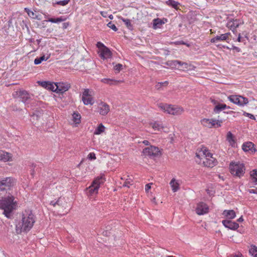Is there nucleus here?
Wrapping results in <instances>:
<instances>
[{"instance_id":"1","label":"nucleus","mask_w":257,"mask_h":257,"mask_svg":"<svg viewBox=\"0 0 257 257\" xmlns=\"http://www.w3.org/2000/svg\"><path fill=\"white\" fill-rule=\"evenodd\" d=\"M35 222V215L31 211H25L22 215V221L16 227L17 233L22 231L27 232L33 226Z\"/></svg>"},{"instance_id":"2","label":"nucleus","mask_w":257,"mask_h":257,"mask_svg":"<svg viewBox=\"0 0 257 257\" xmlns=\"http://www.w3.org/2000/svg\"><path fill=\"white\" fill-rule=\"evenodd\" d=\"M14 199L13 196L10 195L0 199V208L4 210V214L8 218L10 217L11 213L15 209L16 202L14 201Z\"/></svg>"},{"instance_id":"3","label":"nucleus","mask_w":257,"mask_h":257,"mask_svg":"<svg viewBox=\"0 0 257 257\" xmlns=\"http://www.w3.org/2000/svg\"><path fill=\"white\" fill-rule=\"evenodd\" d=\"M103 176H99L94 179L91 185L86 188V195L90 199L94 200L98 192L100 185L105 181Z\"/></svg>"},{"instance_id":"4","label":"nucleus","mask_w":257,"mask_h":257,"mask_svg":"<svg viewBox=\"0 0 257 257\" xmlns=\"http://www.w3.org/2000/svg\"><path fill=\"white\" fill-rule=\"evenodd\" d=\"M229 170L232 175L240 178L244 175L245 168L243 163L234 162L230 163Z\"/></svg>"},{"instance_id":"5","label":"nucleus","mask_w":257,"mask_h":257,"mask_svg":"<svg viewBox=\"0 0 257 257\" xmlns=\"http://www.w3.org/2000/svg\"><path fill=\"white\" fill-rule=\"evenodd\" d=\"M203 156L201 158L203 164L207 167L212 168L216 164V159L212 157V154L208 151L205 150L203 152Z\"/></svg>"},{"instance_id":"6","label":"nucleus","mask_w":257,"mask_h":257,"mask_svg":"<svg viewBox=\"0 0 257 257\" xmlns=\"http://www.w3.org/2000/svg\"><path fill=\"white\" fill-rule=\"evenodd\" d=\"M96 46L98 48L97 53L99 56L103 60L110 58L111 56V51L100 42L97 43Z\"/></svg>"},{"instance_id":"7","label":"nucleus","mask_w":257,"mask_h":257,"mask_svg":"<svg viewBox=\"0 0 257 257\" xmlns=\"http://www.w3.org/2000/svg\"><path fill=\"white\" fill-rule=\"evenodd\" d=\"M142 153L145 156L150 158H155L160 156V152L159 149L153 146L145 148L143 149Z\"/></svg>"},{"instance_id":"8","label":"nucleus","mask_w":257,"mask_h":257,"mask_svg":"<svg viewBox=\"0 0 257 257\" xmlns=\"http://www.w3.org/2000/svg\"><path fill=\"white\" fill-rule=\"evenodd\" d=\"M16 184L15 180L11 177L6 178L0 181V191L10 190Z\"/></svg>"},{"instance_id":"9","label":"nucleus","mask_w":257,"mask_h":257,"mask_svg":"<svg viewBox=\"0 0 257 257\" xmlns=\"http://www.w3.org/2000/svg\"><path fill=\"white\" fill-rule=\"evenodd\" d=\"M229 101L240 106H243L248 103V99L240 95H232L228 97Z\"/></svg>"},{"instance_id":"10","label":"nucleus","mask_w":257,"mask_h":257,"mask_svg":"<svg viewBox=\"0 0 257 257\" xmlns=\"http://www.w3.org/2000/svg\"><path fill=\"white\" fill-rule=\"evenodd\" d=\"M92 94V91L88 89H84L82 95V100L85 105H92L94 103Z\"/></svg>"},{"instance_id":"11","label":"nucleus","mask_w":257,"mask_h":257,"mask_svg":"<svg viewBox=\"0 0 257 257\" xmlns=\"http://www.w3.org/2000/svg\"><path fill=\"white\" fill-rule=\"evenodd\" d=\"M15 97L20 98L23 102H26L31 98L30 94L26 90H19L13 93Z\"/></svg>"},{"instance_id":"12","label":"nucleus","mask_w":257,"mask_h":257,"mask_svg":"<svg viewBox=\"0 0 257 257\" xmlns=\"http://www.w3.org/2000/svg\"><path fill=\"white\" fill-rule=\"evenodd\" d=\"M243 24V22L239 19H231L229 20L226 24V27L230 29L233 33L236 31V29L239 27L240 25Z\"/></svg>"},{"instance_id":"13","label":"nucleus","mask_w":257,"mask_h":257,"mask_svg":"<svg viewBox=\"0 0 257 257\" xmlns=\"http://www.w3.org/2000/svg\"><path fill=\"white\" fill-rule=\"evenodd\" d=\"M209 207L208 205L203 202H200L197 204L196 208V212L199 215H204L208 212Z\"/></svg>"},{"instance_id":"14","label":"nucleus","mask_w":257,"mask_h":257,"mask_svg":"<svg viewBox=\"0 0 257 257\" xmlns=\"http://www.w3.org/2000/svg\"><path fill=\"white\" fill-rule=\"evenodd\" d=\"M222 223L225 228L232 230H236L239 226L237 223L228 219L223 220L222 221Z\"/></svg>"},{"instance_id":"15","label":"nucleus","mask_w":257,"mask_h":257,"mask_svg":"<svg viewBox=\"0 0 257 257\" xmlns=\"http://www.w3.org/2000/svg\"><path fill=\"white\" fill-rule=\"evenodd\" d=\"M70 87V84L64 82L56 83V92L62 93L67 91Z\"/></svg>"},{"instance_id":"16","label":"nucleus","mask_w":257,"mask_h":257,"mask_svg":"<svg viewBox=\"0 0 257 257\" xmlns=\"http://www.w3.org/2000/svg\"><path fill=\"white\" fill-rule=\"evenodd\" d=\"M13 155L12 154L4 150H0V161L7 162L13 161Z\"/></svg>"},{"instance_id":"17","label":"nucleus","mask_w":257,"mask_h":257,"mask_svg":"<svg viewBox=\"0 0 257 257\" xmlns=\"http://www.w3.org/2000/svg\"><path fill=\"white\" fill-rule=\"evenodd\" d=\"M230 35V33H226L220 35H217L210 40V42L212 43H215L218 41H223L227 40L229 36Z\"/></svg>"},{"instance_id":"18","label":"nucleus","mask_w":257,"mask_h":257,"mask_svg":"<svg viewBox=\"0 0 257 257\" xmlns=\"http://www.w3.org/2000/svg\"><path fill=\"white\" fill-rule=\"evenodd\" d=\"M109 111V107L106 103L101 102L98 105V111L101 115H105Z\"/></svg>"},{"instance_id":"19","label":"nucleus","mask_w":257,"mask_h":257,"mask_svg":"<svg viewBox=\"0 0 257 257\" xmlns=\"http://www.w3.org/2000/svg\"><path fill=\"white\" fill-rule=\"evenodd\" d=\"M40 85L44 88L51 91L56 92V83L49 81L39 82Z\"/></svg>"},{"instance_id":"20","label":"nucleus","mask_w":257,"mask_h":257,"mask_svg":"<svg viewBox=\"0 0 257 257\" xmlns=\"http://www.w3.org/2000/svg\"><path fill=\"white\" fill-rule=\"evenodd\" d=\"M195 68V67L191 64H188L186 62L180 61V63L179 64V66L178 67L177 69L183 71H191L194 70Z\"/></svg>"},{"instance_id":"21","label":"nucleus","mask_w":257,"mask_h":257,"mask_svg":"<svg viewBox=\"0 0 257 257\" xmlns=\"http://www.w3.org/2000/svg\"><path fill=\"white\" fill-rule=\"evenodd\" d=\"M242 149L246 152L250 151L253 153L256 151L254 144L250 142L244 143L242 145Z\"/></svg>"},{"instance_id":"22","label":"nucleus","mask_w":257,"mask_h":257,"mask_svg":"<svg viewBox=\"0 0 257 257\" xmlns=\"http://www.w3.org/2000/svg\"><path fill=\"white\" fill-rule=\"evenodd\" d=\"M158 106L161 110L164 111V112L170 114H172V108H173V105L161 103L158 104Z\"/></svg>"},{"instance_id":"23","label":"nucleus","mask_w":257,"mask_h":257,"mask_svg":"<svg viewBox=\"0 0 257 257\" xmlns=\"http://www.w3.org/2000/svg\"><path fill=\"white\" fill-rule=\"evenodd\" d=\"M222 215L228 220L233 219L236 217V213L233 210H224Z\"/></svg>"},{"instance_id":"24","label":"nucleus","mask_w":257,"mask_h":257,"mask_svg":"<svg viewBox=\"0 0 257 257\" xmlns=\"http://www.w3.org/2000/svg\"><path fill=\"white\" fill-rule=\"evenodd\" d=\"M230 107L227 106L224 103H219L216 104L214 109H213V112L215 113H220L222 110L225 109V108H229Z\"/></svg>"},{"instance_id":"25","label":"nucleus","mask_w":257,"mask_h":257,"mask_svg":"<svg viewBox=\"0 0 257 257\" xmlns=\"http://www.w3.org/2000/svg\"><path fill=\"white\" fill-rule=\"evenodd\" d=\"M126 177L127 179H126V180H125V181L123 183H121V182H116V185L118 186L119 187H126L129 188L130 186L132 185L133 180L131 178H128V176H126Z\"/></svg>"},{"instance_id":"26","label":"nucleus","mask_w":257,"mask_h":257,"mask_svg":"<svg viewBox=\"0 0 257 257\" xmlns=\"http://www.w3.org/2000/svg\"><path fill=\"white\" fill-rule=\"evenodd\" d=\"M170 185L172 188V190L174 192H176L179 189V183L178 181L176 180L175 179L173 178L170 182Z\"/></svg>"},{"instance_id":"27","label":"nucleus","mask_w":257,"mask_h":257,"mask_svg":"<svg viewBox=\"0 0 257 257\" xmlns=\"http://www.w3.org/2000/svg\"><path fill=\"white\" fill-rule=\"evenodd\" d=\"M81 115L78 112H74L72 114V121L75 124V126H76L77 124H79L81 122Z\"/></svg>"},{"instance_id":"28","label":"nucleus","mask_w":257,"mask_h":257,"mask_svg":"<svg viewBox=\"0 0 257 257\" xmlns=\"http://www.w3.org/2000/svg\"><path fill=\"white\" fill-rule=\"evenodd\" d=\"M179 63H180V61L174 60L167 61L166 64L173 69H177Z\"/></svg>"},{"instance_id":"29","label":"nucleus","mask_w":257,"mask_h":257,"mask_svg":"<svg viewBox=\"0 0 257 257\" xmlns=\"http://www.w3.org/2000/svg\"><path fill=\"white\" fill-rule=\"evenodd\" d=\"M202 125L205 127H207L208 128L212 127V122H215L213 121V118L209 119V118H203L200 121Z\"/></svg>"},{"instance_id":"30","label":"nucleus","mask_w":257,"mask_h":257,"mask_svg":"<svg viewBox=\"0 0 257 257\" xmlns=\"http://www.w3.org/2000/svg\"><path fill=\"white\" fill-rule=\"evenodd\" d=\"M184 110L182 107L174 105L172 108V115H180L183 112Z\"/></svg>"},{"instance_id":"31","label":"nucleus","mask_w":257,"mask_h":257,"mask_svg":"<svg viewBox=\"0 0 257 257\" xmlns=\"http://www.w3.org/2000/svg\"><path fill=\"white\" fill-rule=\"evenodd\" d=\"M67 20V18L65 17H60L57 18H50L47 20V22H50L52 23H59L60 22L65 21Z\"/></svg>"},{"instance_id":"32","label":"nucleus","mask_w":257,"mask_h":257,"mask_svg":"<svg viewBox=\"0 0 257 257\" xmlns=\"http://www.w3.org/2000/svg\"><path fill=\"white\" fill-rule=\"evenodd\" d=\"M226 140L232 147L235 146V141L234 139L233 135L230 132H228L227 134Z\"/></svg>"},{"instance_id":"33","label":"nucleus","mask_w":257,"mask_h":257,"mask_svg":"<svg viewBox=\"0 0 257 257\" xmlns=\"http://www.w3.org/2000/svg\"><path fill=\"white\" fill-rule=\"evenodd\" d=\"M165 22L163 20L157 18L153 20V28L155 29L160 28L161 26L164 24Z\"/></svg>"},{"instance_id":"34","label":"nucleus","mask_w":257,"mask_h":257,"mask_svg":"<svg viewBox=\"0 0 257 257\" xmlns=\"http://www.w3.org/2000/svg\"><path fill=\"white\" fill-rule=\"evenodd\" d=\"M249 253L252 257H257V246L251 244L249 249Z\"/></svg>"},{"instance_id":"35","label":"nucleus","mask_w":257,"mask_h":257,"mask_svg":"<svg viewBox=\"0 0 257 257\" xmlns=\"http://www.w3.org/2000/svg\"><path fill=\"white\" fill-rule=\"evenodd\" d=\"M166 4L176 10L178 9V6L180 5V3L178 2H176L174 0H168L166 2Z\"/></svg>"},{"instance_id":"36","label":"nucleus","mask_w":257,"mask_h":257,"mask_svg":"<svg viewBox=\"0 0 257 257\" xmlns=\"http://www.w3.org/2000/svg\"><path fill=\"white\" fill-rule=\"evenodd\" d=\"M105 130V127L102 124L100 123L99 124V125L97 126V127L95 130V131L94 132V134L96 135H98L104 132Z\"/></svg>"},{"instance_id":"37","label":"nucleus","mask_w":257,"mask_h":257,"mask_svg":"<svg viewBox=\"0 0 257 257\" xmlns=\"http://www.w3.org/2000/svg\"><path fill=\"white\" fill-rule=\"evenodd\" d=\"M25 11L27 13L28 16L32 19H38V16L34 12L30 10L28 8H25Z\"/></svg>"},{"instance_id":"38","label":"nucleus","mask_w":257,"mask_h":257,"mask_svg":"<svg viewBox=\"0 0 257 257\" xmlns=\"http://www.w3.org/2000/svg\"><path fill=\"white\" fill-rule=\"evenodd\" d=\"M48 59V57H46L44 55L40 57L36 58L34 60V64L36 65H38L43 61H46Z\"/></svg>"},{"instance_id":"39","label":"nucleus","mask_w":257,"mask_h":257,"mask_svg":"<svg viewBox=\"0 0 257 257\" xmlns=\"http://www.w3.org/2000/svg\"><path fill=\"white\" fill-rule=\"evenodd\" d=\"M152 126L154 130L157 131H161L163 128L162 123L157 122H154V123H153L152 124Z\"/></svg>"},{"instance_id":"40","label":"nucleus","mask_w":257,"mask_h":257,"mask_svg":"<svg viewBox=\"0 0 257 257\" xmlns=\"http://www.w3.org/2000/svg\"><path fill=\"white\" fill-rule=\"evenodd\" d=\"M125 68V66L121 64H117L113 66V70L116 73H119L120 70H123Z\"/></svg>"},{"instance_id":"41","label":"nucleus","mask_w":257,"mask_h":257,"mask_svg":"<svg viewBox=\"0 0 257 257\" xmlns=\"http://www.w3.org/2000/svg\"><path fill=\"white\" fill-rule=\"evenodd\" d=\"M250 176L253 180V182L255 183V184H257V170L254 169L252 171L250 172Z\"/></svg>"},{"instance_id":"42","label":"nucleus","mask_w":257,"mask_h":257,"mask_svg":"<svg viewBox=\"0 0 257 257\" xmlns=\"http://www.w3.org/2000/svg\"><path fill=\"white\" fill-rule=\"evenodd\" d=\"M123 22H124V24L126 25V27L131 30H132L133 29V25L131 23V21L129 19H123Z\"/></svg>"},{"instance_id":"43","label":"nucleus","mask_w":257,"mask_h":257,"mask_svg":"<svg viewBox=\"0 0 257 257\" xmlns=\"http://www.w3.org/2000/svg\"><path fill=\"white\" fill-rule=\"evenodd\" d=\"M70 2V0H64L61 1H58L53 3V6H55L56 5H60L62 6H65L67 5Z\"/></svg>"},{"instance_id":"44","label":"nucleus","mask_w":257,"mask_h":257,"mask_svg":"<svg viewBox=\"0 0 257 257\" xmlns=\"http://www.w3.org/2000/svg\"><path fill=\"white\" fill-rule=\"evenodd\" d=\"M213 121H214L215 122H212V127L213 126L218 127L221 126V123L222 122L221 120H217L215 119H213Z\"/></svg>"},{"instance_id":"45","label":"nucleus","mask_w":257,"mask_h":257,"mask_svg":"<svg viewBox=\"0 0 257 257\" xmlns=\"http://www.w3.org/2000/svg\"><path fill=\"white\" fill-rule=\"evenodd\" d=\"M87 158L89 160H94L96 159V156H95V154L93 152H91V153H90L88 156H87Z\"/></svg>"},{"instance_id":"46","label":"nucleus","mask_w":257,"mask_h":257,"mask_svg":"<svg viewBox=\"0 0 257 257\" xmlns=\"http://www.w3.org/2000/svg\"><path fill=\"white\" fill-rule=\"evenodd\" d=\"M101 15L105 18H106L107 17H108L110 19H112V16L111 14H108L107 12H101Z\"/></svg>"},{"instance_id":"47","label":"nucleus","mask_w":257,"mask_h":257,"mask_svg":"<svg viewBox=\"0 0 257 257\" xmlns=\"http://www.w3.org/2000/svg\"><path fill=\"white\" fill-rule=\"evenodd\" d=\"M101 81L104 83H106L108 84H111L112 83V80L108 78H104L101 80Z\"/></svg>"},{"instance_id":"48","label":"nucleus","mask_w":257,"mask_h":257,"mask_svg":"<svg viewBox=\"0 0 257 257\" xmlns=\"http://www.w3.org/2000/svg\"><path fill=\"white\" fill-rule=\"evenodd\" d=\"M243 115L244 116L248 117L250 119H255L254 116L253 115H252V114H250V113H247L246 112H243Z\"/></svg>"},{"instance_id":"49","label":"nucleus","mask_w":257,"mask_h":257,"mask_svg":"<svg viewBox=\"0 0 257 257\" xmlns=\"http://www.w3.org/2000/svg\"><path fill=\"white\" fill-rule=\"evenodd\" d=\"M175 43L177 45H186L187 46H189V45L187 44L186 43H185V42L183 41H177L176 42H175Z\"/></svg>"},{"instance_id":"50","label":"nucleus","mask_w":257,"mask_h":257,"mask_svg":"<svg viewBox=\"0 0 257 257\" xmlns=\"http://www.w3.org/2000/svg\"><path fill=\"white\" fill-rule=\"evenodd\" d=\"M231 49L234 50L236 52H241V49L239 47L236 46H232L231 47Z\"/></svg>"},{"instance_id":"51","label":"nucleus","mask_w":257,"mask_h":257,"mask_svg":"<svg viewBox=\"0 0 257 257\" xmlns=\"http://www.w3.org/2000/svg\"><path fill=\"white\" fill-rule=\"evenodd\" d=\"M152 184V183H148L146 185L145 190L146 192H148L149 190L151 189Z\"/></svg>"},{"instance_id":"52","label":"nucleus","mask_w":257,"mask_h":257,"mask_svg":"<svg viewBox=\"0 0 257 257\" xmlns=\"http://www.w3.org/2000/svg\"><path fill=\"white\" fill-rule=\"evenodd\" d=\"M119 178L122 181L121 183H123L125 181V180H126V179H127V177H126V176H125V175L119 176Z\"/></svg>"},{"instance_id":"53","label":"nucleus","mask_w":257,"mask_h":257,"mask_svg":"<svg viewBox=\"0 0 257 257\" xmlns=\"http://www.w3.org/2000/svg\"><path fill=\"white\" fill-rule=\"evenodd\" d=\"M250 193L256 194H257V188L256 189H250L249 190Z\"/></svg>"},{"instance_id":"54","label":"nucleus","mask_w":257,"mask_h":257,"mask_svg":"<svg viewBox=\"0 0 257 257\" xmlns=\"http://www.w3.org/2000/svg\"><path fill=\"white\" fill-rule=\"evenodd\" d=\"M50 205L55 207L56 206V204H58V202H55L54 201H51L50 202Z\"/></svg>"},{"instance_id":"55","label":"nucleus","mask_w":257,"mask_h":257,"mask_svg":"<svg viewBox=\"0 0 257 257\" xmlns=\"http://www.w3.org/2000/svg\"><path fill=\"white\" fill-rule=\"evenodd\" d=\"M68 25H69L68 23H64L63 24V28L66 29L67 28V27L68 26Z\"/></svg>"},{"instance_id":"56","label":"nucleus","mask_w":257,"mask_h":257,"mask_svg":"<svg viewBox=\"0 0 257 257\" xmlns=\"http://www.w3.org/2000/svg\"><path fill=\"white\" fill-rule=\"evenodd\" d=\"M211 101L215 105H216L217 104H219V103H218V102L214 99H211Z\"/></svg>"},{"instance_id":"57","label":"nucleus","mask_w":257,"mask_h":257,"mask_svg":"<svg viewBox=\"0 0 257 257\" xmlns=\"http://www.w3.org/2000/svg\"><path fill=\"white\" fill-rule=\"evenodd\" d=\"M228 257H241L239 254H230Z\"/></svg>"},{"instance_id":"58","label":"nucleus","mask_w":257,"mask_h":257,"mask_svg":"<svg viewBox=\"0 0 257 257\" xmlns=\"http://www.w3.org/2000/svg\"><path fill=\"white\" fill-rule=\"evenodd\" d=\"M237 41L239 42H241V37L240 34H238V38L237 39Z\"/></svg>"},{"instance_id":"59","label":"nucleus","mask_w":257,"mask_h":257,"mask_svg":"<svg viewBox=\"0 0 257 257\" xmlns=\"http://www.w3.org/2000/svg\"><path fill=\"white\" fill-rule=\"evenodd\" d=\"M143 143L144 144H145V145H147V146L149 145V144H150L149 142L148 141H147V140H144V141L143 142Z\"/></svg>"},{"instance_id":"60","label":"nucleus","mask_w":257,"mask_h":257,"mask_svg":"<svg viewBox=\"0 0 257 257\" xmlns=\"http://www.w3.org/2000/svg\"><path fill=\"white\" fill-rule=\"evenodd\" d=\"M237 221L238 222H242V221H243V218L242 216H240V217H239V218L237 220Z\"/></svg>"},{"instance_id":"61","label":"nucleus","mask_w":257,"mask_h":257,"mask_svg":"<svg viewBox=\"0 0 257 257\" xmlns=\"http://www.w3.org/2000/svg\"><path fill=\"white\" fill-rule=\"evenodd\" d=\"M107 26L110 28L112 29V24L111 22H110L107 24Z\"/></svg>"},{"instance_id":"62","label":"nucleus","mask_w":257,"mask_h":257,"mask_svg":"<svg viewBox=\"0 0 257 257\" xmlns=\"http://www.w3.org/2000/svg\"><path fill=\"white\" fill-rule=\"evenodd\" d=\"M159 84H160L161 85H167L168 84V82L166 81L164 82H160Z\"/></svg>"},{"instance_id":"63","label":"nucleus","mask_w":257,"mask_h":257,"mask_svg":"<svg viewBox=\"0 0 257 257\" xmlns=\"http://www.w3.org/2000/svg\"><path fill=\"white\" fill-rule=\"evenodd\" d=\"M223 47L224 48H226V49H228V50H232V49H231V48H230V47H228V46H223Z\"/></svg>"},{"instance_id":"64","label":"nucleus","mask_w":257,"mask_h":257,"mask_svg":"<svg viewBox=\"0 0 257 257\" xmlns=\"http://www.w3.org/2000/svg\"><path fill=\"white\" fill-rule=\"evenodd\" d=\"M60 200H61V198H59L57 200V201L56 202H58V204H56V205H59V206H60V205H61V204H60V201H61Z\"/></svg>"}]
</instances>
